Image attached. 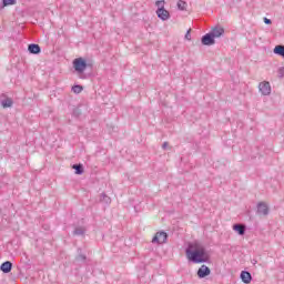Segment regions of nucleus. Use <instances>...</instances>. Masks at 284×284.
I'll use <instances>...</instances> for the list:
<instances>
[{
    "label": "nucleus",
    "mask_w": 284,
    "mask_h": 284,
    "mask_svg": "<svg viewBox=\"0 0 284 284\" xmlns=\"http://www.w3.org/2000/svg\"><path fill=\"white\" fill-rule=\"evenodd\" d=\"M186 258L190 263L199 265L201 263H210V253L204 246L197 244H189L185 250Z\"/></svg>",
    "instance_id": "obj_1"
},
{
    "label": "nucleus",
    "mask_w": 284,
    "mask_h": 284,
    "mask_svg": "<svg viewBox=\"0 0 284 284\" xmlns=\"http://www.w3.org/2000/svg\"><path fill=\"white\" fill-rule=\"evenodd\" d=\"M155 6H156V16L158 19H160L161 21H168L170 19V11H168L165 9V0H158L155 1Z\"/></svg>",
    "instance_id": "obj_2"
},
{
    "label": "nucleus",
    "mask_w": 284,
    "mask_h": 284,
    "mask_svg": "<svg viewBox=\"0 0 284 284\" xmlns=\"http://www.w3.org/2000/svg\"><path fill=\"white\" fill-rule=\"evenodd\" d=\"M88 61L83 58H77L73 60V69L80 79H85V77H83V73L88 69Z\"/></svg>",
    "instance_id": "obj_3"
},
{
    "label": "nucleus",
    "mask_w": 284,
    "mask_h": 284,
    "mask_svg": "<svg viewBox=\"0 0 284 284\" xmlns=\"http://www.w3.org/2000/svg\"><path fill=\"white\" fill-rule=\"evenodd\" d=\"M152 243H158L159 245H163V243H168V233H165L164 231L158 232L153 236Z\"/></svg>",
    "instance_id": "obj_4"
},
{
    "label": "nucleus",
    "mask_w": 284,
    "mask_h": 284,
    "mask_svg": "<svg viewBox=\"0 0 284 284\" xmlns=\"http://www.w3.org/2000/svg\"><path fill=\"white\" fill-rule=\"evenodd\" d=\"M258 90L263 97H270V94H272V85H270L268 81L261 82Z\"/></svg>",
    "instance_id": "obj_5"
},
{
    "label": "nucleus",
    "mask_w": 284,
    "mask_h": 284,
    "mask_svg": "<svg viewBox=\"0 0 284 284\" xmlns=\"http://www.w3.org/2000/svg\"><path fill=\"white\" fill-rule=\"evenodd\" d=\"M211 36H213V39H221L225 34V29L221 26H215L210 31Z\"/></svg>",
    "instance_id": "obj_6"
},
{
    "label": "nucleus",
    "mask_w": 284,
    "mask_h": 284,
    "mask_svg": "<svg viewBox=\"0 0 284 284\" xmlns=\"http://www.w3.org/2000/svg\"><path fill=\"white\" fill-rule=\"evenodd\" d=\"M199 278H207L210 274H212V270H210V266L203 264L196 272Z\"/></svg>",
    "instance_id": "obj_7"
},
{
    "label": "nucleus",
    "mask_w": 284,
    "mask_h": 284,
    "mask_svg": "<svg viewBox=\"0 0 284 284\" xmlns=\"http://www.w3.org/2000/svg\"><path fill=\"white\" fill-rule=\"evenodd\" d=\"M201 43L202 45H214V43H216V40L214 39V36L209 32L201 38Z\"/></svg>",
    "instance_id": "obj_8"
},
{
    "label": "nucleus",
    "mask_w": 284,
    "mask_h": 284,
    "mask_svg": "<svg viewBox=\"0 0 284 284\" xmlns=\"http://www.w3.org/2000/svg\"><path fill=\"white\" fill-rule=\"evenodd\" d=\"M233 231L239 234V236H245V232H247V225L235 223L233 224Z\"/></svg>",
    "instance_id": "obj_9"
},
{
    "label": "nucleus",
    "mask_w": 284,
    "mask_h": 284,
    "mask_svg": "<svg viewBox=\"0 0 284 284\" xmlns=\"http://www.w3.org/2000/svg\"><path fill=\"white\" fill-rule=\"evenodd\" d=\"M257 214L267 216V214H270V206H267L265 202L257 203Z\"/></svg>",
    "instance_id": "obj_10"
},
{
    "label": "nucleus",
    "mask_w": 284,
    "mask_h": 284,
    "mask_svg": "<svg viewBox=\"0 0 284 284\" xmlns=\"http://www.w3.org/2000/svg\"><path fill=\"white\" fill-rule=\"evenodd\" d=\"M240 278L242 283L250 284L252 283V273H250L248 271H242L240 274Z\"/></svg>",
    "instance_id": "obj_11"
},
{
    "label": "nucleus",
    "mask_w": 284,
    "mask_h": 284,
    "mask_svg": "<svg viewBox=\"0 0 284 284\" xmlns=\"http://www.w3.org/2000/svg\"><path fill=\"white\" fill-rule=\"evenodd\" d=\"M1 272H3V274H10V272H12V262L10 261H6L1 264L0 266Z\"/></svg>",
    "instance_id": "obj_12"
},
{
    "label": "nucleus",
    "mask_w": 284,
    "mask_h": 284,
    "mask_svg": "<svg viewBox=\"0 0 284 284\" xmlns=\"http://www.w3.org/2000/svg\"><path fill=\"white\" fill-rule=\"evenodd\" d=\"M28 51L30 54H41V47L37 43H31L28 45Z\"/></svg>",
    "instance_id": "obj_13"
},
{
    "label": "nucleus",
    "mask_w": 284,
    "mask_h": 284,
    "mask_svg": "<svg viewBox=\"0 0 284 284\" xmlns=\"http://www.w3.org/2000/svg\"><path fill=\"white\" fill-rule=\"evenodd\" d=\"M2 108H12V105H14V101L12 100V98H6L3 100L0 101Z\"/></svg>",
    "instance_id": "obj_14"
},
{
    "label": "nucleus",
    "mask_w": 284,
    "mask_h": 284,
    "mask_svg": "<svg viewBox=\"0 0 284 284\" xmlns=\"http://www.w3.org/2000/svg\"><path fill=\"white\" fill-rule=\"evenodd\" d=\"M273 52H274V54H277L278 57L284 58V45L283 44L275 45Z\"/></svg>",
    "instance_id": "obj_15"
},
{
    "label": "nucleus",
    "mask_w": 284,
    "mask_h": 284,
    "mask_svg": "<svg viewBox=\"0 0 284 284\" xmlns=\"http://www.w3.org/2000/svg\"><path fill=\"white\" fill-rule=\"evenodd\" d=\"M72 170H74L75 174L81 175L84 172L83 164H73Z\"/></svg>",
    "instance_id": "obj_16"
},
{
    "label": "nucleus",
    "mask_w": 284,
    "mask_h": 284,
    "mask_svg": "<svg viewBox=\"0 0 284 284\" xmlns=\"http://www.w3.org/2000/svg\"><path fill=\"white\" fill-rule=\"evenodd\" d=\"M100 203H104L105 205H110V203H112V199H110V196H108V194L102 193L100 195Z\"/></svg>",
    "instance_id": "obj_17"
},
{
    "label": "nucleus",
    "mask_w": 284,
    "mask_h": 284,
    "mask_svg": "<svg viewBox=\"0 0 284 284\" xmlns=\"http://www.w3.org/2000/svg\"><path fill=\"white\" fill-rule=\"evenodd\" d=\"M71 90L74 94H81V92H83V85L74 84Z\"/></svg>",
    "instance_id": "obj_18"
},
{
    "label": "nucleus",
    "mask_w": 284,
    "mask_h": 284,
    "mask_svg": "<svg viewBox=\"0 0 284 284\" xmlns=\"http://www.w3.org/2000/svg\"><path fill=\"white\" fill-rule=\"evenodd\" d=\"M85 234V229L83 227H77L73 231V236H83Z\"/></svg>",
    "instance_id": "obj_19"
},
{
    "label": "nucleus",
    "mask_w": 284,
    "mask_h": 284,
    "mask_svg": "<svg viewBox=\"0 0 284 284\" xmlns=\"http://www.w3.org/2000/svg\"><path fill=\"white\" fill-rule=\"evenodd\" d=\"M72 114H73V116H74L75 119H79V116H81V115L83 114V111L81 110V105L74 108Z\"/></svg>",
    "instance_id": "obj_20"
},
{
    "label": "nucleus",
    "mask_w": 284,
    "mask_h": 284,
    "mask_svg": "<svg viewBox=\"0 0 284 284\" xmlns=\"http://www.w3.org/2000/svg\"><path fill=\"white\" fill-rule=\"evenodd\" d=\"M7 6H17V0H2V7L7 8Z\"/></svg>",
    "instance_id": "obj_21"
},
{
    "label": "nucleus",
    "mask_w": 284,
    "mask_h": 284,
    "mask_svg": "<svg viewBox=\"0 0 284 284\" xmlns=\"http://www.w3.org/2000/svg\"><path fill=\"white\" fill-rule=\"evenodd\" d=\"M187 8V2L183 1V0H179L178 1V9H180L181 11L186 10Z\"/></svg>",
    "instance_id": "obj_22"
},
{
    "label": "nucleus",
    "mask_w": 284,
    "mask_h": 284,
    "mask_svg": "<svg viewBox=\"0 0 284 284\" xmlns=\"http://www.w3.org/2000/svg\"><path fill=\"white\" fill-rule=\"evenodd\" d=\"M192 29H189L187 31H186V33H185V39H186V41H192Z\"/></svg>",
    "instance_id": "obj_23"
},
{
    "label": "nucleus",
    "mask_w": 284,
    "mask_h": 284,
    "mask_svg": "<svg viewBox=\"0 0 284 284\" xmlns=\"http://www.w3.org/2000/svg\"><path fill=\"white\" fill-rule=\"evenodd\" d=\"M87 258L88 257L83 254H80V255L77 256V261H87Z\"/></svg>",
    "instance_id": "obj_24"
},
{
    "label": "nucleus",
    "mask_w": 284,
    "mask_h": 284,
    "mask_svg": "<svg viewBox=\"0 0 284 284\" xmlns=\"http://www.w3.org/2000/svg\"><path fill=\"white\" fill-rule=\"evenodd\" d=\"M264 23L266 26H272V20L271 19H267V18H264Z\"/></svg>",
    "instance_id": "obj_25"
},
{
    "label": "nucleus",
    "mask_w": 284,
    "mask_h": 284,
    "mask_svg": "<svg viewBox=\"0 0 284 284\" xmlns=\"http://www.w3.org/2000/svg\"><path fill=\"white\" fill-rule=\"evenodd\" d=\"M170 144L168 143V142H164L163 144H162V150H168V146H169Z\"/></svg>",
    "instance_id": "obj_26"
},
{
    "label": "nucleus",
    "mask_w": 284,
    "mask_h": 284,
    "mask_svg": "<svg viewBox=\"0 0 284 284\" xmlns=\"http://www.w3.org/2000/svg\"><path fill=\"white\" fill-rule=\"evenodd\" d=\"M280 77H284V67L280 69Z\"/></svg>",
    "instance_id": "obj_27"
},
{
    "label": "nucleus",
    "mask_w": 284,
    "mask_h": 284,
    "mask_svg": "<svg viewBox=\"0 0 284 284\" xmlns=\"http://www.w3.org/2000/svg\"><path fill=\"white\" fill-rule=\"evenodd\" d=\"M3 210L0 207V214H2Z\"/></svg>",
    "instance_id": "obj_28"
}]
</instances>
